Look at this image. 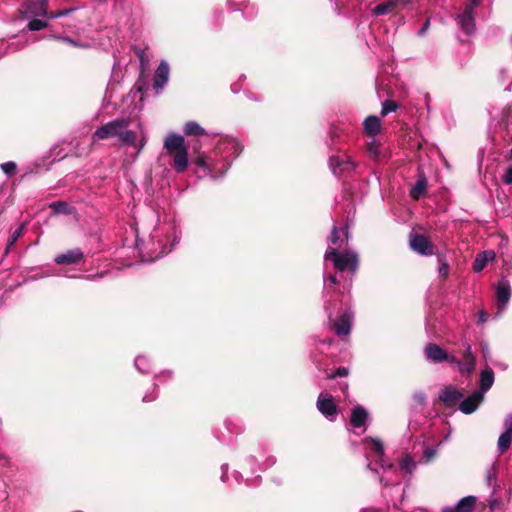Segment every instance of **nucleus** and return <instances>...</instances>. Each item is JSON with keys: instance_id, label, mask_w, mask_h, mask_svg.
<instances>
[{"instance_id": "obj_19", "label": "nucleus", "mask_w": 512, "mask_h": 512, "mask_svg": "<svg viewBox=\"0 0 512 512\" xmlns=\"http://www.w3.org/2000/svg\"><path fill=\"white\" fill-rule=\"evenodd\" d=\"M164 146L170 153L186 149L184 144V137L179 134H170L167 136L164 142Z\"/></svg>"}, {"instance_id": "obj_27", "label": "nucleus", "mask_w": 512, "mask_h": 512, "mask_svg": "<svg viewBox=\"0 0 512 512\" xmlns=\"http://www.w3.org/2000/svg\"><path fill=\"white\" fill-rule=\"evenodd\" d=\"M50 209L55 214H71L73 208L65 201H55L50 204Z\"/></svg>"}, {"instance_id": "obj_12", "label": "nucleus", "mask_w": 512, "mask_h": 512, "mask_svg": "<svg viewBox=\"0 0 512 512\" xmlns=\"http://www.w3.org/2000/svg\"><path fill=\"white\" fill-rule=\"evenodd\" d=\"M424 354L426 359L433 363H440L444 361L449 362V359L451 357L447 354V352L444 349H442L439 345L435 343L427 344L424 349Z\"/></svg>"}, {"instance_id": "obj_38", "label": "nucleus", "mask_w": 512, "mask_h": 512, "mask_svg": "<svg viewBox=\"0 0 512 512\" xmlns=\"http://www.w3.org/2000/svg\"><path fill=\"white\" fill-rule=\"evenodd\" d=\"M1 170L8 176L12 175L13 173H15L16 171V168H17V165L15 162L13 161H8V162H5V163H2L1 164Z\"/></svg>"}, {"instance_id": "obj_16", "label": "nucleus", "mask_w": 512, "mask_h": 512, "mask_svg": "<svg viewBox=\"0 0 512 512\" xmlns=\"http://www.w3.org/2000/svg\"><path fill=\"white\" fill-rule=\"evenodd\" d=\"M511 297V287L509 281L502 279L496 287V298L500 309H504Z\"/></svg>"}, {"instance_id": "obj_35", "label": "nucleus", "mask_w": 512, "mask_h": 512, "mask_svg": "<svg viewBox=\"0 0 512 512\" xmlns=\"http://www.w3.org/2000/svg\"><path fill=\"white\" fill-rule=\"evenodd\" d=\"M340 240V232L337 226L333 225L330 237L328 239L329 247L337 246Z\"/></svg>"}, {"instance_id": "obj_52", "label": "nucleus", "mask_w": 512, "mask_h": 512, "mask_svg": "<svg viewBox=\"0 0 512 512\" xmlns=\"http://www.w3.org/2000/svg\"><path fill=\"white\" fill-rule=\"evenodd\" d=\"M229 3L235 4V5H243L246 0H228Z\"/></svg>"}, {"instance_id": "obj_50", "label": "nucleus", "mask_w": 512, "mask_h": 512, "mask_svg": "<svg viewBox=\"0 0 512 512\" xmlns=\"http://www.w3.org/2000/svg\"><path fill=\"white\" fill-rule=\"evenodd\" d=\"M487 320V314L484 311L479 313V322L484 323Z\"/></svg>"}, {"instance_id": "obj_29", "label": "nucleus", "mask_w": 512, "mask_h": 512, "mask_svg": "<svg viewBox=\"0 0 512 512\" xmlns=\"http://www.w3.org/2000/svg\"><path fill=\"white\" fill-rule=\"evenodd\" d=\"M24 224H21L18 228H16L13 233L10 235L7 243L6 253H9L10 249L15 245L18 239L22 236L24 231Z\"/></svg>"}, {"instance_id": "obj_25", "label": "nucleus", "mask_w": 512, "mask_h": 512, "mask_svg": "<svg viewBox=\"0 0 512 512\" xmlns=\"http://www.w3.org/2000/svg\"><path fill=\"white\" fill-rule=\"evenodd\" d=\"M184 133L191 136H203L208 135L206 130L202 128L197 122L189 121L184 126Z\"/></svg>"}, {"instance_id": "obj_56", "label": "nucleus", "mask_w": 512, "mask_h": 512, "mask_svg": "<svg viewBox=\"0 0 512 512\" xmlns=\"http://www.w3.org/2000/svg\"><path fill=\"white\" fill-rule=\"evenodd\" d=\"M508 113H509V114H508V117H509V118H510V117H512V116H511V113H512V104L508 107Z\"/></svg>"}, {"instance_id": "obj_21", "label": "nucleus", "mask_w": 512, "mask_h": 512, "mask_svg": "<svg viewBox=\"0 0 512 512\" xmlns=\"http://www.w3.org/2000/svg\"><path fill=\"white\" fill-rule=\"evenodd\" d=\"M496 254L492 250H486L478 254L473 262V270L475 272L482 271L488 262L494 260Z\"/></svg>"}, {"instance_id": "obj_61", "label": "nucleus", "mask_w": 512, "mask_h": 512, "mask_svg": "<svg viewBox=\"0 0 512 512\" xmlns=\"http://www.w3.org/2000/svg\"><path fill=\"white\" fill-rule=\"evenodd\" d=\"M510 154H511V158H512V148H511Z\"/></svg>"}, {"instance_id": "obj_53", "label": "nucleus", "mask_w": 512, "mask_h": 512, "mask_svg": "<svg viewBox=\"0 0 512 512\" xmlns=\"http://www.w3.org/2000/svg\"><path fill=\"white\" fill-rule=\"evenodd\" d=\"M328 280H329V282L331 284H336L337 283L336 276L331 275V276L328 277Z\"/></svg>"}, {"instance_id": "obj_10", "label": "nucleus", "mask_w": 512, "mask_h": 512, "mask_svg": "<svg viewBox=\"0 0 512 512\" xmlns=\"http://www.w3.org/2000/svg\"><path fill=\"white\" fill-rule=\"evenodd\" d=\"M512 442V413L508 414L504 420V431L500 434L497 442L499 454L505 453Z\"/></svg>"}, {"instance_id": "obj_28", "label": "nucleus", "mask_w": 512, "mask_h": 512, "mask_svg": "<svg viewBox=\"0 0 512 512\" xmlns=\"http://www.w3.org/2000/svg\"><path fill=\"white\" fill-rule=\"evenodd\" d=\"M394 8H395L394 1L380 3L373 9V13L377 16H382V15H386V14L392 12L394 10Z\"/></svg>"}, {"instance_id": "obj_7", "label": "nucleus", "mask_w": 512, "mask_h": 512, "mask_svg": "<svg viewBox=\"0 0 512 512\" xmlns=\"http://www.w3.org/2000/svg\"><path fill=\"white\" fill-rule=\"evenodd\" d=\"M464 347H465V351L463 354V359L458 360L456 357L451 356L449 359V363L457 366L458 371L462 375H471L476 366V357L472 353L470 344L465 343Z\"/></svg>"}, {"instance_id": "obj_20", "label": "nucleus", "mask_w": 512, "mask_h": 512, "mask_svg": "<svg viewBox=\"0 0 512 512\" xmlns=\"http://www.w3.org/2000/svg\"><path fill=\"white\" fill-rule=\"evenodd\" d=\"M170 154L173 156V166L175 170L179 173L184 172L189 163L187 148Z\"/></svg>"}, {"instance_id": "obj_31", "label": "nucleus", "mask_w": 512, "mask_h": 512, "mask_svg": "<svg viewBox=\"0 0 512 512\" xmlns=\"http://www.w3.org/2000/svg\"><path fill=\"white\" fill-rule=\"evenodd\" d=\"M426 190V181L418 180L411 190V197L418 199Z\"/></svg>"}, {"instance_id": "obj_46", "label": "nucleus", "mask_w": 512, "mask_h": 512, "mask_svg": "<svg viewBox=\"0 0 512 512\" xmlns=\"http://www.w3.org/2000/svg\"><path fill=\"white\" fill-rule=\"evenodd\" d=\"M156 395L155 394H146L144 397H143V402H151L153 400L156 399Z\"/></svg>"}, {"instance_id": "obj_54", "label": "nucleus", "mask_w": 512, "mask_h": 512, "mask_svg": "<svg viewBox=\"0 0 512 512\" xmlns=\"http://www.w3.org/2000/svg\"><path fill=\"white\" fill-rule=\"evenodd\" d=\"M361 512H379V511L374 508H365V509L361 510Z\"/></svg>"}, {"instance_id": "obj_32", "label": "nucleus", "mask_w": 512, "mask_h": 512, "mask_svg": "<svg viewBox=\"0 0 512 512\" xmlns=\"http://www.w3.org/2000/svg\"><path fill=\"white\" fill-rule=\"evenodd\" d=\"M30 19L31 20L28 23V29L30 31H38L48 27V22L45 20L36 19V17Z\"/></svg>"}, {"instance_id": "obj_17", "label": "nucleus", "mask_w": 512, "mask_h": 512, "mask_svg": "<svg viewBox=\"0 0 512 512\" xmlns=\"http://www.w3.org/2000/svg\"><path fill=\"white\" fill-rule=\"evenodd\" d=\"M169 72L170 68L168 63L166 61H161L154 76L155 89L161 90L166 85L169 79Z\"/></svg>"}, {"instance_id": "obj_49", "label": "nucleus", "mask_w": 512, "mask_h": 512, "mask_svg": "<svg viewBox=\"0 0 512 512\" xmlns=\"http://www.w3.org/2000/svg\"><path fill=\"white\" fill-rule=\"evenodd\" d=\"M470 2L467 5H471L473 7V12L475 11V8L479 6L481 3V0H469Z\"/></svg>"}, {"instance_id": "obj_18", "label": "nucleus", "mask_w": 512, "mask_h": 512, "mask_svg": "<svg viewBox=\"0 0 512 512\" xmlns=\"http://www.w3.org/2000/svg\"><path fill=\"white\" fill-rule=\"evenodd\" d=\"M368 411L362 406H355L352 410L350 422L354 428L364 427L368 420Z\"/></svg>"}, {"instance_id": "obj_34", "label": "nucleus", "mask_w": 512, "mask_h": 512, "mask_svg": "<svg viewBox=\"0 0 512 512\" xmlns=\"http://www.w3.org/2000/svg\"><path fill=\"white\" fill-rule=\"evenodd\" d=\"M398 105L395 101L386 100L382 103L381 115L386 116L388 113L395 112Z\"/></svg>"}, {"instance_id": "obj_36", "label": "nucleus", "mask_w": 512, "mask_h": 512, "mask_svg": "<svg viewBox=\"0 0 512 512\" xmlns=\"http://www.w3.org/2000/svg\"><path fill=\"white\" fill-rule=\"evenodd\" d=\"M135 367L141 372V373H146L148 371V367H149V361L143 357V356H138L136 359H135Z\"/></svg>"}, {"instance_id": "obj_51", "label": "nucleus", "mask_w": 512, "mask_h": 512, "mask_svg": "<svg viewBox=\"0 0 512 512\" xmlns=\"http://www.w3.org/2000/svg\"><path fill=\"white\" fill-rule=\"evenodd\" d=\"M226 473H227V465H223L222 466V476H221L222 481H226Z\"/></svg>"}, {"instance_id": "obj_57", "label": "nucleus", "mask_w": 512, "mask_h": 512, "mask_svg": "<svg viewBox=\"0 0 512 512\" xmlns=\"http://www.w3.org/2000/svg\"><path fill=\"white\" fill-rule=\"evenodd\" d=\"M171 249H172V248H170L169 250H165V249H163V250L161 251V253H160V254H161V255L166 254V253L170 252V251H171Z\"/></svg>"}, {"instance_id": "obj_4", "label": "nucleus", "mask_w": 512, "mask_h": 512, "mask_svg": "<svg viewBox=\"0 0 512 512\" xmlns=\"http://www.w3.org/2000/svg\"><path fill=\"white\" fill-rule=\"evenodd\" d=\"M324 259L331 260L338 271L349 270L355 273L357 270L358 256L354 252L339 253L336 247H328Z\"/></svg>"}, {"instance_id": "obj_55", "label": "nucleus", "mask_w": 512, "mask_h": 512, "mask_svg": "<svg viewBox=\"0 0 512 512\" xmlns=\"http://www.w3.org/2000/svg\"><path fill=\"white\" fill-rule=\"evenodd\" d=\"M482 350H483L484 355L486 356V354L488 353V347H487V345H483V346H482Z\"/></svg>"}, {"instance_id": "obj_14", "label": "nucleus", "mask_w": 512, "mask_h": 512, "mask_svg": "<svg viewBox=\"0 0 512 512\" xmlns=\"http://www.w3.org/2000/svg\"><path fill=\"white\" fill-rule=\"evenodd\" d=\"M84 258V253L80 248L69 250L65 253L59 254L55 257L54 261L58 265H71L77 264Z\"/></svg>"}, {"instance_id": "obj_22", "label": "nucleus", "mask_w": 512, "mask_h": 512, "mask_svg": "<svg viewBox=\"0 0 512 512\" xmlns=\"http://www.w3.org/2000/svg\"><path fill=\"white\" fill-rule=\"evenodd\" d=\"M364 132L368 136H376L381 129V120L379 117L371 115L364 120Z\"/></svg>"}, {"instance_id": "obj_2", "label": "nucleus", "mask_w": 512, "mask_h": 512, "mask_svg": "<svg viewBox=\"0 0 512 512\" xmlns=\"http://www.w3.org/2000/svg\"><path fill=\"white\" fill-rule=\"evenodd\" d=\"M129 121L116 119L99 127L93 134L94 140H103L117 137L121 144L133 146L140 153L146 144V137L140 128V132L128 129Z\"/></svg>"}, {"instance_id": "obj_1", "label": "nucleus", "mask_w": 512, "mask_h": 512, "mask_svg": "<svg viewBox=\"0 0 512 512\" xmlns=\"http://www.w3.org/2000/svg\"><path fill=\"white\" fill-rule=\"evenodd\" d=\"M242 150L243 146L237 139L225 136L218 141L209 155L199 154L195 163L197 167L216 179L225 175L232 160L238 157Z\"/></svg>"}, {"instance_id": "obj_9", "label": "nucleus", "mask_w": 512, "mask_h": 512, "mask_svg": "<svg viewBox=\"0 0 512 512\" xmlns=\"http://www.w3.org/2000/svg\"><path fill=\"white\" fill-rule=\"evenodd\" d=\"M456 20L467 35H471L475 31L474 12L471 5H466L464 11L456 15Z\"/></svg>"}, {"instance_id": "obj_42", "label": "nucleus", "mask_w": 512, "mask_h": 512, "mask_svg": "<svg viewBox=\"0 0 512 512\" xmlns=\"http://www.w3.org/2000/svg\"><path fill=\"white\" fill-rule=\"evenodd\" d=\"M348 374V370L344 367H341V368H338L336 370V372L332 373V374H327V377L328 378H334V377H343V376H346Z\"/></svg>"}, {"instance_id": "obj_26", "label": "nucleus", "mask_w": 512, "mask_h": 512, "mask_svg": "<svg viewBox=\"0 0 512 512\" xmlns=\"http://www.w3.org/2000/svg\"><path fill=\"white\" fill-rule=\"evenodd\" d=\"M476 497L466 496L460 499L456 506L459 512H471L474 509Z\"/></svg>"}, {"instance_id": "obj_15", "label": "nucleus", "mask_w": 512, "mask_h": 512, "mask_svg": "<svg viewBox=\"0 0 512 512\" xmlns=\"http://www.w3.org/2000/svg\"><path fill=\"white\" fill-rule=\"evenodd\" d=\"M483 398H484V396L482 395V392L475 391L468 398L463 399L460 402V405H459L460 411L465 414L473 413L478 408V406L482 402Z\"/></svg>"}, {"instance_id": "obj_8", "label": "nucleus", "mask_w": 512, "mask_h": 512, "mask_svg": "<svg viewBox=\"0 0 512 512\" xmlns=\"http://www.w3.org/2000/svg\"><path fill=\"white\" fill-rule=\"evenodd\" d=\"M410 247L413 251L423 256H430L434 254L433 244L423 235L411 234Z\"/></svg>"}, {"instance_id": "obj_39", "label": "nucleus", "mask_w": 512, "mask_h": 512, "mask_svg": "<svg viewBox=\"0 0 512 512\" xmlns=\"http://www.w3.org/2000/svg\"><path fill=\"white\" fill-rule=\"evenodd\" d=\"M437 454V450L434 447H427L423 451V457L425 462L431 461Z\"/></svg>"}, {"instance_id": "obj_44", "label": "nucleus", "mask_w": 512, "mask_h": 512, "mask_svg": "<svg viewBox=\"0 0 512 512\" xmlns=\"http://www.w3.org/2000/svg\"><path fill=\"white\" fill-rule=\"evenodd\" d=\"M449 271V266L447 263H442L439 267V274L442 276H447Z\"/></svg>"}, {"instance_id": "obj_5", "label": "nucleus", "mask_w": 512, "mask_h": 512, "mask_svg": "<svg viewBox=\"0 0 512 512\" xmlns=\"http://www.w3.org/2000/svg\"><path fill=\"white\" fill-rule=\"evenodd\" d=\"M328 312V319L330 324L332 325L335 333L340 336H347L351 332V327L354 319V314L350 309H346L340 317L333 321L332 320V312L329 311L328 306L325 307Z\"/></svg>"}, {"instance_id": "obj_60", "label": "nucleus", "mask_w": 512, "mask_h": 512, "mask_svg": "<svg viewBox=\"0 0 512 512\" xmlns=\"http://www.w3.org/2000/svg\"><path fill=\"white\" fill-rule=\"evenodd\" d=\"M327 343H328V344H331V343H332V340H331V339L327 340Z\"/></svg>"}, {"instance_id": "obj_11", "label": "nucleus", "mask_w": 512, "mask_h": 512, "mask_svg": "<svg viewBox=\"0 0 512 512\" xmlns=\"http://www.w3.org/2000/svg\"><path fill=\"white\" fill-rule=\"evenodd\" d=\"M317 408L329 420H333L337 415V406L327 393H321L318 396Z\"/></svg>"}, {"instance_id": "obj_37", "label": "nucleus", "mask_w": 512, "mask_h": 512, "mask_svg": "<svg viewBox=\"0 0 512 512\" xmlns=\"http://www.w3.org/2000/svg\"><path fill=\"white\" fill-rule=\"evenodd\" d=\"M367 152L370 157L377 159L380 155L378 145L375 140H372L367 144Z\"/></svg>"}, {"instance_id": "obj_47", "label": "nucleus", "mask_w": 512, "mask_h": 512, "mask_svg": "<svg viewBox=\"0 0 512 512\" xmlns=\"http://www.w3.org/2000/svg\"><path fill=\"white\" fill-rule=\"evenodd\" d=\"M430 22L429 20H426V22L423 24L422 28L419 30V35H423L429 28Z\"/></svg>"}, {"instance_id": "obj_48", "label": "nucleus", "mask_w": 512, "mask_h": 512, "mask_svg": "<svg viewBox=\"0 0 512 512\" xmlns=\"http://www.w3.org/2000/svg\"><path fill=\"white\" fill-rule=\"evenodd\" d=\"M442 512H459L458 509H457V506H447V507H444Z\"/></svg>"}, {"instance_id": "obj_43", "label": "nucleus", "mask_w": 512, "mask_h": 512, "mask_svg": "<svg viewBox=\"0 0 512 512\" xmlns=\"http://www.w3.org/2000/svg\"><path fill=\"white\" fill-rule=\"evenodd\" d=\"M413 398L416 402H418L419 404H424L425 403V400H426V396H425V393L422 392V391H418V392H415L413 394Z\"/></svg>"}, {"instance_id": "obj_33", "label": "nucleus", "mask_w": 512, "mask_h": 512, "mask_svg": "<svg viewBox=\"0 0 512 512\" xmlns=\"http://www.w3.org/2000/svg\"><path fill=\"white\" fill-rule=\"evenodd\" d=\"M356 167L357 163L350 156H344L342 168L340 169V175L344 172L353 171L356 169Z\"/></svg>"}, {"instance_id": "obj_6", "label": "nucleus", "mask_w": 512, "mask_h": 512, "mask_svg": "<svg viewBox=\"0 0 512 512\" xmlns=\"http://www.w3.org/2000/svg\"><path fill=\"white\" fill-rule=\"evenodd\" d=\"M20 13L26 19L48 16V0H27L21 8Z\"/></svg>"}, {"instance_id": "obj_24", "label": "nucleus", "mask_w": 512, "mask_h": 512, "mask_svg": "<svg viewBox=\"0 0 512 512\" xmlns=\"http://www.w3.org/2000/svg\"><path fill=\"white\" fill-rule=\"evenodd\" d=\"M417 467V462L406 454L399 461V470L404 474H412Z\"/></svg>"}, {"instance_id": "obj_41", "label": "nucleus", "mask_w": 512, "mask_h": 512, "mask_svg": "<svg viewBox=\"0 0 512 512\" xmlns=\"http://www.w3.org/2000/svg\"><path fill=\"white\" fill-rule=\"evenodd\" d=\"M72 10L71 9H68V10H62V11H59V12H51L49 13L48 12V16L47 18L49 19H56V18H59V17H63V16H66L68 15Z\"/></svg>"}, {"instance_id": "obj_58", "label": "nucleus", "mask_w": 512, "mask_h": 512, "mask_svg": "<svg viewBox=\"0 0 512 512\" xmlns=\"http://www.w3.org/2000/svg\"><path fill=\"white\" fill-rule=\"evenodd\" d=\"M104 274H105V273H100V274L95 275L94 277H100V278H101V277H103V276H104Z\"/></svg>"}, {"instance_id": "obj_23", "label": "nucleus", "mask_w": 512, "mask_h": 512, "mask_svg": "<svg viewBox=\"0 0 512 512\" xmlns=\"http://www.w3.org/2000/svg\"><path fill=\"white\" fill-rule=\"evenodd\" d=\"M494 383V372L491 368L483 369L480 373V390L477 392L486 393Z\"/></svg>"}, {"instance_id": "obj_45", "label": "nucleus", "mask_w": 512, "mask_h": 512, "mask_svg": "<svg viewBox=\"0 0 512 512\" xmlns=\"http://www.w3.org/2000/svg\"><path fill=\"white\" fill-rule=\"evenodd\" d=\"M57 39L64 41L72 46H78L77 42L70 37H58Z\"/></svg>"}, {"instance_id": "obj_3", "label": "nucleus", "mask_w": 512, "mask_h": 512, "mask_svg": "<svg viewBox=\"0 0 512 512\" xmlns=\"http://www.w3.org/2000/svg\"><path fill=\"white\" fill-rule=\"evenodd\" d=\"M366 458L368 460L367 467L371 471L380 474V469L383 474L380 475L379 480L384 485L398 484L400 477L398 471L393 465L386 464L384 460V446L377 438H366L364 440Z\"/></svg>"}, {"instance_id": "obj_40", "label": "nucleus", "mask_w": 512, "mask_h": 512, "mask_svg": "<svg viewBox=\"0 0 512 512\" xmlns=\"http://www.w3.org/2000/svg\"><path fill=\"white\" fill-rule=\"evenodd\" d=\"M502 180L507 185L512 184V165L505 170Z\"/></svg>"}, {"instance_id": "obj_30", "label": "nucleus", "mask_w": 512, "mask_h": 512, "mask_svg": "<svg viewBox=\"0 0 512 512\" xmlns=\"http://www.w3.org/2000/svg\"><path fill=\"white\" fill-rule=\"evenodd\" d=\"M343 157L332 156L329 159V166L333 174L340 175V169L342 168Z\"/></svg>"}, {"instance_id": "obj_59", "label": "nucleus", "mask_w": 512, "mask_h": 512, "mask_svg": "<svg viewBox=\"0 0 512 512\" xmlns=\"http://www.w3.org/2000/svg\"><path fill=\"white\" fill-rule=\"evenodd\" d=\"M178 242H180V239L179 238L178 239L175 238V244L178 243Z\"/></svg>"}, {"instance_id": "obj_13", "label": "nucleus", "mask_w": 512, "mask_h": 512, "mask_svg": "<svg viewBox=\"0 0 512 512\" xmlns=\"http://www.w3.org/2000/svg\"><path fill=\"white\" fill-rule=\"evenodd\" d=\"M439 399L447 407H453L463 399V394L453 386H447L440 391Z\"/></svg>"}]
</instances>
